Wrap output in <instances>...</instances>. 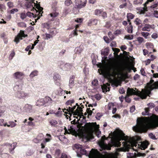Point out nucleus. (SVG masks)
Instances as JSON below:
<instances>
[{"mask_svg":"<svg viewBox=\"0 0 158 158\" xmlns=\"http://www.w3.org/2000/svg\"><path fill=\"white\" fill-rule=\"evenodd\" d=\"M137 125L133 127L134 131L142 133L146 132L148 127L155 128L158 127V115L152 114L150 117H143L137 120Z\"/></svg>","mask_w":158,"mask_h":158,"instance_id":"obj_1","label":"nucleus"},{"mask_svg":"<svg viewBox=\"0 0 158 158\" xmlns=\"http://www.w3.org/2000/svg\"><path fill=\"white\" fill-rule=\"evenodd\" d=\"M35 0H31L27 2L25 4V6L27 8L29 9L31 11H35L36 13L39 12V13L41 12L43 13V8L41 7L40 2H38L37 1H35Z\"/></svg>","mask_w":158,"mask_h":158,"instance_id":"obj_2","label":"nucleus"},{"mask_svg":"<svg viewBox=\"0 0 158 158\" xmlns=\"http://www.w3.org/2000/svg\"><path fill=\"white\" fill-rule=\"evenodd\" d=\"M135 89H136V88H135V89H133L128 88L127 90V95H128L129 96L133 95H137L142 99L147 98L148 95L147 91L144 90L141 92L137 89L135 91Z\"/></svg>","mask_w":158,"mask_h":158,"instance_id":"obj_3","label":"nucleus"},{"mask_svg":"<svg viewBox=\"0 0 158 158\" xmlns=\"http://www.w3.org/2000/svg\"><path fill=\"white\" fill-rule=\"evenodd\" d=\"M99 145L102 149L110 150L112 147H120L121 144L118 142H116L111 140L110 143L108 144L105 143L104 142H100L99 143Z\"/></svg>","mask_w":158,"mask_h":158,"instance_id":"obj_4","label":"nucleus"},{"mask_svg":"<svg viewBox=\"0 0 158 158\" xmlns=\"http://www.w3.org/2000/svg\"><path fill=\"white\" fill-rule=\"evenodd\" d=\"M108 74L109 77H115L116 76L122 75L118 68L114 65H111L109 66L107 69Z\"/></svg>","mask_w":158,"mask_h":158,"instance_id":"obj_5","label":"nucleus"},{"mask_svg":"<svg viewBox=\"0 0 158 158\" xmlns=\"http://www.w3.org/2000/svg\"><path fill=\"white\" fill-rule=\"evenodd\" d=\"M119 135L120 138L124 140L122 143L123 146L127 148H130L131 146V142L129 140L128 136L125 135V134L122 131H120Z\"/></svg>","mask_w":158,"mask_h":158,"instance_id":"obj_6","label":"nucleus"},{"mask_svg":"<svg viewBox=\"0 0 158 158\" xmlns=\"http://www.w3.org/2000/svg\"><path fill=\"white\" fill-rule=\"evenodd\" d=\"M94 14L95 15L101 16L103 19L107 18V14L106 12L104 11L103 9H96L94 11Z\"/></svg>","mask_w":158,"mask_h":158,"instance_id":"obj_7","label":"nucleus"},{"mask_svg":"<svg viewBox=\"0 0 158 158\" xmlns=\"http://www.w3.org/2000/svg\"><path fill=\"white\" fill-rule=\"evenodd\" d=\"M154 80L151 79L150 82L147 84V86L148 89L152 90L154 89H158V82H155Z\"/></svg>","mask_w":158,"mask_h":158,"instance_id":"obj_8","label":"nucleus"},{"mask_svg":"<svg viewBox=\"0 0 158 158\" xmlns=\"http://www.w3.org/2000/svg\"><path fill=\"white\" fill-rule=\"evenodd\" d=\"M27 36V35H25L23 31L20 30V33H19L14 39V41L17 44L19 42L20 40L23 39V37H25Z\"/></svg>","mask_w":158,"mask_h":158,"instance_id":"obj_9","label":"nucleus"},{"mask_svg":"<svg viewBox=\"0 0 158 158\" xmlns=\"http://www.w3.org/2000/svg\"><path fill=\"white\" fill-rule=\"evenodd\" d=\"M61 153V152L60 149H56L54 154L55 158H68L67 155L65 153H62L60 155Z\"/></svg>","mask_w":158,"mask_h":158,"instance_id":"obj_10","label":"nucleus"},{"mask_svg":"<svg viewBox=\"0 0 158 158\" xmlns=\"http://www.w3.org/2000/svg\"><path fill=\"white\" fill-rule=\"evenodd\" d=\"M87 3V0H78L76 2V6L77 8L80 9L85 7Z\"/></svg>","mask_w":158,"mask_h":158,"instance_id":"obj_11","label":"nucleus"},{"mask_svg":"<svg viewBox=\"0 0 158 158\" xmlns=\"http://www.w3.org/2000/svg\"><path fill=\"white\" fill-rule=\"evenodd\" d=\"M53 78L56 85L58 86H60L61 85V79L60 75L58 73H55L54 74Z\"/></svg>","mask_w":158,"mask_h":158,"instance_id":"obj_12","label":"nucleus"},{"mask_svg":"<svg viewBox=\"0 0 158 158\" xmlns=\"http://www.w3.org/2000/svg\"><path fill=\"white\" fill-rule=\"evenodd\" d=\"M148 107L146 108L145 109V111L143 112L142 113V114L143 115H149L150 114H149V109L150 108H152L154 107V104L153 103H149L148 105Z\"/></svg>","mask_w":158,"mask_h":158,"instance_id":"obj_13","label":"nucleus"},{"mask_svg":"<svg viewBox=\"0 0 158 158\" xmlns=\"http://www.w3.org/2000/svg\"><path fill=\"white\" fill-rule=\"evenodd\" d=\"M28 96V94L25 93L23 91H19L16 94V96L17 98H25Z\"/></svg>","mask_w":158,"mask_h":158,"instance_id":"obj_14","label":"nucleus"},{"mask_svg":"<svg viewBox=\"0 0 158 158\" xmlns=\"http://www.w3.org/2000/svg\"><path fill=\"white\" fill-rule=\"evenodd\" d=\"M38 12L39 13V12ZM42 12H41L40 13H38V14H37V15H34V14L33 13H31L30 12H27V13H26V14H27V16H28L30 17H33L34 18H36L38 15H39L40 14H41V15H40L38 17L37 19H36V20H37L39 19H40V18L41 16H42Z\"/></svg>","mask_w":158,"mask_h":158,"instance_id":"obj_15","label":"nucleus"},{"mask_svg":"<svg viewBox=\"0 0 158 158\" xmlns=\"http://www.w3.org/2000/svg\"><path fill=\"white\" fill-rule=\"evenodd\" d=\"M82 108L81 107L79 106L77 107V108L74 111V115H78L81 114L82 116H83V113H82Z\"/></svg>","mask_w":158,"mask_h":158,"instance_id":"obj_16","label":"nucleus"},{"mask_svg":"<svg viewBox=\"0 0 158 158\" xmlns=\"http://www.w3.org/2000/svg\"><path fill=\"white\" fill-rule=\"evenodd\" d=\"M77 155L79 157H81L82 155H86L87 152L86 150L84 149H83L82 147L78 152H77Z\"/></svg>","mask_w":158,"mask_h":158,"instance_id":"obj_17","label":"nucleus"},{"mask_svg":"<svg viewBox=\"0 0 158 158\" xmlns=\"http://www.w3.org/2000/svg\"><path fill=\"white\" fill-rule=\"evenodd\" d=\"M16 144L15 143H13L11 144H10L9 143H5V145L6 146H10L9 151L10 152H11L13 151L16 147Z\"/></svg>","mask_w":158,"mask_h":158,"instance_id":"obj_18","label":"nucleus"},{"mask_svg":"<svg viewBox=\"0 0 158 158\" xmlns=\"http://www.w3.org/2000/svg\"><path fill=\"white\" fill-rule=\"evenodd\" d=\"M23 74L21 72H17L14 73V75L16 79L22 80Z\"/></svg>","mask_w":158,"mask_h":158,"instance_id":"obj_19","label":"nucleus"},{"mask_svg":"<svg viewBox=\"0 0 158 158\" xmlns=\"http://www.w3.org/2000/svg\"><path fill=\"white\" fill-rule=\"evenodd\" d=\"M152 28V25L149 24H145L144 26L142 29L143 31H150V29Z\"/></svg>","mask_w":158,"mask_h":158,"instance_id":"obj_20","label":"nucleus"},{"mask_svg":"<svg viewBox=\"0 0 158 158\" xmlns=\"http://www.w3.org/2000/svg\"><path fill=\"white\" fill-rule=\"evenodd\" d=\"M94 137L92 133L88 134L85 136V138L84 139L85 140V142L88 141L92 140L94 138Z\"/></svg>","mask_w":158,"mask_h":158,"instance_id":"obj_21","label":"nucleus"},{"mask_svg":"<svg viewBox=\"0 0 158 158\" xmlns=\"http://www.w3.org/2000/svg\"><path fill=\"white\" fill-rule=\"evenodd\" d=\"M44 105H45L44 102L43 98H40L38 99L37 100L36 103V105L38 106H41Z\"/></svg>","mask_w":158,"mask_h":158,"instance_id":"obj_22","label":"nucleus"},{"mask_svg":"<svg viewBox=\"0 0 158 158\" xmlns=\"http://www.w3.org/2000/svg\"><path fill=\"white\" fill-rule=\"evenodd\" d=\"M44 101V104H50L52 103V99L48 96H46L45 98H43Z\"/></svg>","mask_w":158,"mask_h":158,"instance_id":"obj_23","label":"nucleus"},{"mask_svg":"<svg viewBox=\"0 0 158 158\" xmlns=\"http://www.w3.org/2000/svg\"><path fill=\"white\" fill-rule=\"evenodd\" d=\"M82 147V145L76 144L74 145L73 148L74 150H76L77 152H78Z\"/></svg>","mask_w":158,"mask_h":158,"instance_id":"obj_24","label":"nucleus"},{"mask_svg":"<svg viewBox=\"0 0 158 158\" xmlns=\"http://www.w3.org/2000/svg\"><path fill=\"white\" fill-rule=\"evenodd\" d=\"M49 122L52 126L55 127L58 124L57 121L55 119H51L49 121Z\"/></svg>","mask_w":158,"mask_h":158,"instance_id":"obj_25","label":"nucleus"},{"mask_svg":"<svg viewBox=\"0 0 158 158\" xmlns=\"http://www.w3.org/2000/svg\"><path fill=\"white\" fill-rule=\"evenodd\" d=\"M24 108L27 112H30L32 110V106L30 105H26L25 106Z\"/></svg>","mask_w":158,"mask_h":158,"instance_id":"obj_26","label":"nucleus"},{"mask_svg":"<svg viewBox=\"0 0 158 158\" xmlns=\"http://www.w3.org/2000/svg\"><path fill=\"white\" fill-rule=\"evenodd\" d=\"M38 74V71L37 70H35L32 72L30 75V77L31 78H33L34 77L36 76Z\"/></svg>","mask_w":158,"mask_h":158,"instance_id":"obj_27","label":"nucleus"},{"mask_svg":"<svg viewBox=\"0 0 158 158\" xmlns=\"http://www.w3.org/2000/svg\"><path fill=\"white\" fill-rule=\"evenodd\" d=\"M73 126H70V128L69 129V131L70 134L74 135L76 133V131L75 130L73 129Z\"/></svg>","mask_w":158,"mask_h":158,"instance_id":"obj_28","label":"nucleus"},{"mask_svg":"<svg viewBox=\"0 0 158 158\" xmlns=\"http://www.w3.org/2000/svg\"><path fill=\"white\" fill-rule=\"evenodd\" d=\"M134 23L136 25L138 26L140 24H141V23H142V21L139 18H136L135 20Z\"/></svg>","mask_w":158,"mask_h":158,"instance_id":"obj_29","label":"nucleus"},{"mask_svg":"<svg viewBox=\"0 0 158 158\" xmlns=\"http://www.w3.org/2000/svg\"><path fill=\"white\" fill-rule=\"evenodd\" d=\"M9 124H7L6 126L8 127H13L16 125V124L13 121H9L8 123Z\"/></svg>","mask_w":158,"mask_h":158,"instance_id":"obj_30","label":"nucleus"},{"mask_svg":"<svg viewBox=\"0 0 158 158\" xmlns=\"http://www.w3.org/2000/svg\"><path fill=\"white\" fill-rule=\"evenodd\" d=\"M141 35L144 37L145 39H147L148 38V36L150 35V34L148 32H142L141 33Z\"/></svg>","mask_w":158,"mask_h":158,"instance_id":"obj_31","label":"nucleus"},{"mask_svg":"<svg viewBox=\"0 0 158 158\" xmlns=\"http://www.w3.org/2000/svg\"><path fill=\"white\" fill-rule=\"evenodd\" d=\"M17 25L18 27H24L25 28L27 27L26 24L24 22H19L17 23Z\"/></svg>","mask_w":158,"mask_h":158,"instance_id":"obj_32","label":"nucleus"},{"mask_svg":"<svg viewBox=\"0 0 158 158\" xmlns=\"http://www.w3.org/2000/svg\"><path fill=\"white\" fill-rule=\"evenodd\" d=\"M74 102L75 101L74 99L70 100L66 102L65 104L67 106L70 105L71 106H72V104L74 103Z\"/></svg>","mask_w":158,"mask_h":158,"instance_id":"obj_33","label":"nucleus"},{"mask_svg":"<svg viewBox=\"0 0 158 158\" xmlns=\"http://www.w3.org/2000/svg\"><path fill=\"white\" fill-rule=\"evenodd\" d=\"M135 17V15L131 13H128L127 14V19H133Z\"/></svg>","mask_w":158,"mask_h":158,"instance_id":"obj_34","label":"nucleus"},{"mask_svg":"<svg viewBox=\"0 0 158 158\" xmlns=\"http://www.w3.org/2000/svg\"><path fill=\"white\" fill-rule=\"evenodd\" d=\"M127 31L129 33H132L133 32V26H127Z\"/></svg>","mask_w":158,"mask_h":158,"instance_id":"obj_35","label":"nucleus"},{"mask_svg":"<svg viewBox=\"0 0 158 158\" xmlns=\"http://www.w3.org/2000/svg\"><path fill=\"white\" fill-rule=\"evenodd\" d=\"M6 107L5 106H0V117L5 112Z\"/></svg>","mask_w":158,"mask_h":158,"instance_id":"obj_36","label":"nucleus"},{"mask_svg":"<svg viewBox=\"0 0 158 158\" xmlns=\"http://www.w3.org/2000/svg\"><path fill=\"white\" fill-rule=\"evenodd\" d=\"M102 88L103 92H107L108 91L107 88L108 89V91L110 90V88L107 87V86L105 84H104L102 86Z\"/></svg>","mask_w":158,"mask_h":158,"instance_id":"obj_37","label":"nucleus"},{"mask_svg":"<svg viewBox=\"0 0 158 158\" xmlns=\"http://www.w3.org/2000/svg\"><path fill=\"white\" fill-rule=\"evenodd\" d=\"M143 0H135L133 1V3L134 5L141 4Z\"/></svg>","mask_w":158,"mask_h":158,"instance_id":"obj_38","label":"nucleus"},{"mask_svg":"<svg viewBox=\"0 0 158 158\" xmlns=\"http://www.w3.org/2000/svg\"><path fill=\"white\" fill-rule=\"evenodd\" d=\"M146 46L148 48H153L154 47L153 44L152 43L148 42L146 44Z\"/></svg>","mask_w":158,"mask_h":158,"instance_id":"obj_39","label":"nucleus"},{"mask_svg":"<svg viewBox=\"0 0 158 158\" xmlns=\"http://www.w3.org/2000/svg\"><path fill=\"white\" fill-rule=\"evenodd\" d=\"M74 80L69 79V86L70 88H72L74 86Z\"/></svg>","mask_w":158,"mask_h":158,"instance_id":"obj_40","label":"nucleus"},{"mask_svg":"<svg viewBox=\"0 0 158 158\" xmlns=\"http://www.w3.org/2000/svg\"><path fill=\"white\" fill-rule=\"evenodd\" d=\"M108 35L111 40H112L114 38V37L111 31H109L108 33Z\"/></svg>","mask_w":158,"mask_h":158,"instance_id":"obj_41","label":"nucleus"},{"mask_svg":"<svg viewBox=\"0 0 158 158\" xmlns=\"http://www.w3.org/2000/svg\"><path fill=\"white\" fill-rule=\"evenodd\" d=\"M129 96L128 95H127L126 96L124 97V99L125 100V102H127L128 103H130L131 102V99L129 98Z\"/></svg>","mask_w":158,"mask_h":158,"instance_id":"obj_42","label":"nucleus"},{"mask_svg":"<svg viewBox=\"0 0 158 158\" xmlns=\"http://www.w3.org/2000/svg\"><path fill=\"white\" fill-rule=\"evenodd\" d=\"M103 114L102 113H98L97 114L95 118H96L98 120L100 119L101 118Z\"/></svg>","mask_w":158,"mask_h":158,"instance_id":"obj_43","label":"nucleus"},{"mask_svg":"<svg viewBox=\"0 0 158 158\" xmlns=\"http://www.w3.org/2000/svg\"><path fill=\"white\" fill-rule=\"evenodd\" d=\"M94 109H93L92 110H90V108H87L86 111L89 115H91L93 113V111L94 110Z\"/></svg>","mask_w":158,"mask_h":158,"instance_id":"obj_44","label":"nucleus"},{"mask_svg":"<svg viewBox=\"0 0 158 158\" xmlns=\"http://www.w3.org/2000/svg\"><path fill=\"white\" fill-rule=\"evenodd\" d=\"M4 121L3 119H0V125L5 127L7 125V123H4Z\"/></svg>","mask_w":158,"mask_h":158,"instance_id":"obj_45","label":"nucleus"},{"mask_svg":"<svg viewBox=\"0 0 158 158\" xmlns=\"http://www.w3.org/2000/svg\"><path fill=\"white\" fill-rule=\"evenodd\" d=\"M72 3V2L71 0H66L64 2V4L66 6H69Z\"/></svg>","mask_w":158,"mask_h":158,"instance_id":"obj_46","label":"nucleus"},{"mask_svg":"<svg viewBox=\"0 0 158 158\" xmlns=\"http://www.w3.org/2000/svg\"><path fill=\"white\" fill-rule=\"evenodd\" d=\"M122 30L121 29H118L115 31L114 33V35H117L122 34Z\"/></svg>","mask_w":158,"mask_h":158,"instance_id":"obj_47","label":"nucleus"},{"mask_svg":"<svg viewBox=\"0 0 158 158\" xmlns=\"http://www.w3.org/2000/svg\"><path fill=\"white\" fill-rule=\"evenodd\" d=\"M137 41L139 42V44H141L144 41V39L142 37H139L137 38Z\"/></svg>","mask_w":158,"mask_h":158,"instance_id":"obj_48","label":"nucleus"},{"mask_svg":"<svg viewBox=\"0 0 158 158\" xmlns=\"http://www.w3.org/2000/svg\"><path fill=\"white\" fill-rule=\"evenodd\" d=\"M6 9V7L5 5L0 2V11H2Z\"/></svg>","mask_w":158,"mask_h":158,"instance_id":"obj_49","label":"nucleus"},{"mask_svg":"<svg viewBox=\"0 0 158 158\" xmlns=\"http://www.w3.org/2000/svg\"><path fill=\"white\" fill-rule=\"evenodd\" d=\"M125 38L127 40H131L133 38V36L132 35H127L125 36Z\"/></svg>","mask_w":158,"mask_h":158,"instance_id":"obj_50","label":"nucleus"},{"mask_svg":"<svg viewBox=\"0 0 158 158\" xmlns=\"http://www.w3.org/2000/svg\"><path fill=\"white\" fill-rule=\"evenodd\" d=\"M97 21V19H91L89 20V22H88V25L89 26H90L91 25V24L93 23V22H94L95 21Z\"/></svg>","mask_w":158,"mask_h":158,"instance_id":"obj_51","label":"nucleus"},{"mask_svg":"<svg viewBox=\"0 0 158 158\" xmlns=\"http://www.w3.org/2000/svg\"><path fill=\"white\" fill-rule=\"evenodd\" d=\"M103 39L107 43H109L110 42V40L107 36H105L103 37Z\"/></svg>","mask_w":158,"mask_h":158,"instance_id":"obj_52","label":"nucleus"},{"mask_svg":"<svg viewBox=\"0 0 158 158\" xmlns=\"http://www.w3.org/2000/svg\"><path fill=\"white\" fill-rule=\"evenodd\" d=\"M27 17V14L25 13H22L20 14V18L22 19H24Z\"/></svg>","mask_w":158,"mask_h":158,"instance_id":"obj_53","label":"nucleus"},{"mask_svg":"<svg viewBox=\"0 0 158 158\" xmlns=\"http://www.w3.org/2000/svg\"><path fill=\"white\" fill-rule=\"evenodd\" d=\"M7 6L10 8H12L14 6L13 3L11 2H9L7 3Z\"/></svg>","mask_w":158,"mask_h":158,"instance_id":"obj_54","label":"nucleus"},{"mask_svg":"<svg viewBox=\"0 0 158 158\" xmlns=\"http://www.w3.org/2000/svg\"><path fill=\"white\" fill-rule=\"evenodd\" d=\"M58 13L57 12H54V13L50 14V15L52 17H55L57 16Z\"/></svg>","mask_w":158,"mask_h":158,"instance_id":"obj_55","label":"nucleus"},{"mask_svg":"<svg viewBox=\"0 0 158 158\" xmlns=\"http://www.w3.org/2000/svg\"><path fill=\"white\" fill-rule=\"evenodd\" d=\"M39 40H36L34 42L33 44H32V46H31V50L33 49L34 48V46L38 43Z\"/></svg>","mask_w":158,"mask_h":158,"instance_id":"obj_56","label":"nucleus"},{"mask_svg":"<svg viewBox=\"0 0 158 158\" xmlns=\"http://www.w3.org/2000/svg\"><path fill=\"white\" fill-rule=\"evenodd\" d=\"M149 136L150 138L153 139H156V138L155 135L152 133H150L149 134Z\"/></svg>","mask_w":158,"mask_h":158,"instance_id":"obj_57","label":"nucleus"},{"mask_svg":"<svg viewBox=\"0 0 158 158\" xmlns=\"http://www.w3.org/2000/svg\"><path fill=\"white\" fill-rule=\"evenodd\" d=\"M114 106V104L113 103H110L108 105V107L109 110H111V108Z\"/></svg>","mask_w":158,"mask_h":158,"instance_id":"obj_58","label":"nucleus"},{"mask_svg":"<svg viewBox=\"0 0 158 158\" xmlns=\"http://www.w3.org/2000/svg\"><path fill=\"white\" fill-rule=\"evenodd\" d=\"M140 72L142 75L143 76H146V73L145 71L144 70L143 68H141L140 70Z\"/></svg>","mask_w":158,"mask_h":158,"instance_id":"obj_59","label":"nucleus"},{"mask_svg":"<svg viewBox=\"0 0 158 158\" xmlns=\"http://www.w3.org/2000/svg\"><path fill=\"white\" fill-rule=\"evenodd\" d=\"M152 38L156 39L158 37V35L156 33H153L151 35Z\"/></svg>","mask_w":158,"mask_h":158,"instance_id":"obj_60","label":"nucleus"},{"mask_svg":"<svg viewBox=\"0 0 158 158\" xmlns=\"http://www.w3.org/2000/svg\"><path fill=\"white\" fill-rule=\"evenodd\" d=\"M18 11V10L17 8L13 9L10 11V13L14 14L15 12H17Z\"/></svg>","mask_w":158,"mask_h":158,"instance_id":"obj_61","label":"nucleus"},{"mask_svg":"<svg viewBox=\"0 0 158 158\" xmlns=\"http://www.w3.org/2000/svg\"><path fill=\"white\" fill-rule=\"evenodd\" d=\"M158 6V2L150 6V8L152 9L156 8Z\"/></svg>","mask_w":158,"mask_h":158,"instance_id":"obj_62","label":"nucleus"},{"mask_svg":"<svg viewBox=\"0 0 158 158\" xmlns=\"http://www.w3.org/2000/svg\"><path fill=\"white\" fill-rule=\"evenodd\" d=\"M98 156L99 158H106V156L100 153H98Z\"/></svg>","mask_w":158,"mask_h":158,"instance_id":"obj_63","label":"nucleus"},{"mask_svg":"<svg viewBox=\"0 0 158 158\" xmlns=\"http://www.w3.org/2000/svg\"><path fill=\"white\" fill-rule=\"evenodd\" d=\"M153 15L156 18H158V11L155 10L153 12Z\"/></svg>","mask_w":158,"mask_h":158,"instance_id":"obj_64","label":"nucleus"}]
</instances>
